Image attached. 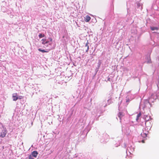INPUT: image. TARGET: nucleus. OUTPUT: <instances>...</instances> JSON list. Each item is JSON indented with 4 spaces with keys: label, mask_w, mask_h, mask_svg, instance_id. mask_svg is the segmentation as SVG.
<instances>
[{
    "label": "nucleus",
    "mask_w": 159,
    "mask_h": 159,
    "mask_svg": "<svg viewBox=\"0 0 159 159\" xmlns=\"http://www.w3.org/2000/svg\"><path fill=\"white\" fill-rule=\"evenodd\" d=\"M7 133V131L4 130L2 131L0 135V137L1 138H4L5 137Z\"/></svg>",
    "instance_id": "1"
},
{
    "label": "nucleus",
    "mask_w": 159,
    "mask_h": 159,
    "mask_svg": "<svg viewBox=\"0 0 159 159\" xmlns=\"http://www.w3.org/2000/svg\"><path fill=\"white\" fill-rule=\"evenodd\" d=\"M12 98H13V100L14 101H16L19 98L18 97V95L17 93H15L13 94Z\"/></svg>",
    "instance_id": "2"
},
{
    "label": "nucleus",
    "mask_w": 159,
    "mask_h": 159,
    "mask_svg": "<svg viewBox=\"0 0 159 159\" xmlns=\"http://www.w3.org/2000/svg\"><path fill=\"white\" fill-rule=\"evenodd\" d=\"M146 126L148 128L150 129L151 128L150 123L148 121H146L145 123Z\"/></svg>",
    "instance_id": "3"
},
{
    "label": "nucleus",
    "mask_w": 159,
    "mask_h": 159,
    "mask_svg": "<svg viewBox=\"0 0 159 159\" xmlns=\"http://www.w3.org/2000/svg\"><path fill=\"white\" fill-rule=\"evenodd\" d=\"M38 153L37 151H34L31 154L33 156V157L36 158Z\"/></svg>",
    "instance_id": "4"
},
{
    "label": "nucleus",
    "mask_w": 159,
    "mask_h": 159,
    "mask_svg": "<svg viewBox=\"0 0 159 159\" xmlns=\"http://www.w3.org/2000/svg\"><path fill=\"white\" fill-rule=\"evenodd\" d=\"M91 19V17L88 15H87L86 16L85 18V21L86 22H89Z\"/></svg>",
    "instance_id": "5"
},
{
    "label": "nucleus",
    "mask_w": 159,
    "mask_h": 159,
    "mask_svg": "<svg viewBox=\"0 0 159 159\" xmlns=\"http://www.w3.org/2000/svg\"><path fill=\"white\" fill-rule=\"evenodd\" d=\"M124 116V115L122 112H120L118 114V116L120 118V119H121V118Z\"/></svg>",
    "instance_id": "6"
},
{
    "label": "nucleus",
    "mask_w": 159,
    "mask_h": 159,
    "mask_svg": "<svg viewBox=\"0 0 159 159\" xmlns=\"http://www.w3.org/2000/svg\"><path fill=\"white\" fill-rule=\"evenodd\" d=\"M141 135L143 138H145L147 136V134L143 132L141 133Z\"/></svg>",
    "instance_id": "7"
},
{
    "label": "nucleus",
    "mask_w": 159,
    "mask_h": 159,
    "mask_svg": "<svg viewBox=\"0 0 159 159\" xmlns=\"http://www.w3.org/2000/svg\"><path fill=\"white\" fill-rule=\"evenodd\" d=\"M89 44V43L88 41L87 43H86V44L85 45V47H87V49L86 51V52H88L89 50V46H88Z\"/></svg>",
    "instance_id": "8"
},
{
    "label": "nucleus",
    "mask_w": 159,
    "mask_h": 159,
    "mask_svg": "<svg viewBox=\"0 0 159 159\" xmlns=\"http://www.w3.org/2000/svg\"><path fill=\"white\" fill-rule=\"evenodd\" d=\"M150 28L151 30L152 31L154 30H158V28L157 27H151Z\"/></svg>",
    "instance_id": "9"
},
{
    "label": "nucleus",
    "mask_w": 159,
    "mask_h": 159,
    "mask_svg": "<svg viewBox=\"0 0 159 159\" xmlns=\"http://www.w3.org/2000/svg\"><path fill=\"white\" fill-rule=\"evenodd\" d=\"M38 50L40 52H42L43 53L44 52H48V51H45L44 50H42L40 49H38Z\"/></svg>",
    "instance_id": "10"
},
{
    "label": "nucleus",
    "mask_w": 159,
    "mask_h": 159,
    "mask_svg": "<svg viewBox=\"0 0 159 159\" xmlns=\"http://www.w3.org/2000/svg\"><path fill=\"white\" fill-rule=\"evenodd\" d=\"M141 116V113H139L137 115V118L136 119V120L137 121L139 120V118L140 116Z\"/></svg>",
    "instance_id": "11"
},
{
    "label": "nucleus",
    "mask_w": 159,
    "mask_h": 159,
    "mask_svg": "<svg viewBox=\"0 0 159 159\" xmlns=\"http://www.w3.org/2000/svg\"><path fill=\"white\" fill-rule=\"evenodd\" d=\"M39 38H41L44 37L45 36V35L44 34H39Z\"/></svg>",
    "instance_id": "12"
},
{
    "label": "nucleus",
    "mask_w": 159,
    "mask_h": 159,
    "mask_svg": "<svg viewBox=\"0 0 159 159\" xmlns=\"http://www.w3.org/2000/svg\"><path fill=\"white\" fill-rule=\"evenodd\" d=\"M41 41H42V43L43 44L45 45V41H46V39H42L41 40Z\"/></svg>",
    "instance_id": "13"
},
{
    "label": "nucleus",
    "mask_w": 159,
    "mask_h": 159,
    "mask_svg": "<svg viewBox=\"0 0 159 159\" xmlns=\"http://www.w3.org/2000/svg\"><path fill=\"white\" fill-rule=\"evenodd\" d=\"M33 156L31 154L29 156V159H34V158L33 157Z\"/></svg>",
    "instance_id": "14"
},
{
    "label": "nucleus",
    "mask_w": 159,
    "mask_h": 159,
    "mask_svg": "<svg viewBox=\"0 0 159 159\" xmlns=\"http://www.w3.org/2000/svg\"><path fill=\"white\" fill-rule=\"evenodd\" d=\"M18 98H19L18 99H21L23 98V97L21 96H19V97H18Z\"/></svg>",
    "instance_id": "15"
},
{
    "label": "nucleus",
    "mask_w": 159,
    "mask_h": 159,
    "mask_svg": "<svg viewBox=\"0 0 159 159\" xmlns=\"http://www.w3.org/2000/svg\"><path fill=\"white\" fill-rule=\"evenodd\" d=\"M48 43H49L48 41L46 40L45 42V45H46V44Z\"/></svg>",
    "instance_id": "16"
},
{
    "label": "nucleus",
    "mask_w": 159,
    "mask_h": 159,
    "mask_svg": "<svg viewBox=\"0 0 159 159\" xmlns=\"http://www.w3.org/2000/svg\"><path fill=\"white\" fill-rule=\"evenodd\" d=\"M49 39L50 40L51 42H52V39L51 38H49Z\"/></svg>",
    "instance_id": "17"
},
{
    "label": "nucleus",
    "mask_w": 159,
    "mask_h": 159,
    "mask_svg": "<svg viewBox=\"0 0 159 159\" xmlns=\"http://www.w3.org/2000/svg\"><path fill=\"white\" fill-rule=\"evenodd\" d=\"M129 99H128L126 101V102H129Z\"/></svg>",
    "instance_id": "18"
},
{
    "label": "nucleus",
    "mask_w": 159,
    "mask_h": 159,
    "mask_svg": "<svg viewBox=\"0 0 159 159\" xmlns=\"http://www.w3.org/2000/svg\"><path fill=\"white\" fill-rule=\"evenodd\" d=\"M142 142H143V143H144V141H143V140H142Z\"/></svg>",
    "instance_id": "19"
}]
</instances>
